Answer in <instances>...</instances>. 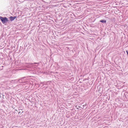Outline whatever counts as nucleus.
Masks as SVG:
<instances>
[{"mask_svg":"<svg viewBox=\"0 0 128 128\" xmlns=\"http://www.w3.org/2000/svg\"><path fill=\"white\" fill-rule=\"evenodd\" d=\"M0 19L2 21L3 24H4L8 21L7 18L6 17H3L0 16Z\"/></svg>","mask_w":128,"mask_h":128,"instance_id":"1","label":"nucleus"},{"mask_svg":"<svg viewBox=\"0 0 128 128\" xmlns=\"http://www.w3.org/2000/svg\"><path fill=\"white\" fill-rule=\"evenodd\" d=\"M16 18V17L15 16L14 17L11 16L9 17L10 20L12 21L14 20Z\"/></svg>","mask_w":128,"mask_h":128,"instance_id":"2","label":"nucleus"},{"mask_svg":"<svg viewBox=\"0 0 128 128\" xmlns=\"http://www.w3.org/2000/svg\"><path fill=\"white\" fill-rule=\"evenodd\" d=\"M100 22H102L103 23H105L106 22V20H102L100 21Z\"/></svg>","mask_w":128,"mask_h":128,"instance_id":"3","label":"nucleus"},{"mask_svg":"<svg viewBox=\"0 0 128 128\" xmlns=\"http://www.w3.org/2000/svg\"><path fill=\"white\" fill-rule=\"evenodd\" d=\"M78 107H79V108H81V107H80V106H78Z\"/></svg>","mask_w":128,"mask_h":128,"instance_id":"4","label":"nucleus"},{"mask_svg":"<svg viewBox=\"0 0 128 128\" xmlns=\"http://www.w3.org/2000/svg\"><path fill=\"white\" fill-rule=\"evenodd\" d=\"M41 84H42V82H41Z\"/></svg>","mask_w":128,"mask_h":128,"instance_id":"5","label":"nucleus"},{"mask_svg":"<svg viewBox=\"0 0 128 128\" xmlns=\"http://www.w3.org/2000/svg\"><path fill=\"white\" fill-rule=\"evenodd\" d=\"M36 63H34V64H36Z\"/></svg>","mask_w":128,"mask_h":128,"instance_id":"6","label":"nucleus"},{"mask_svg":"<svg viewBox=\"0 0 128 128\" xmlns=\"http://www.w3.org/2000/svg\"><path fill=\"white\" fill-rule=\"evenodd\" d=\"M77 109H78V108H77Z\"/></svg>","mask_w":128,"mask_h":128,"instance_id":"7","label":"nucleus"}]
</instances>
